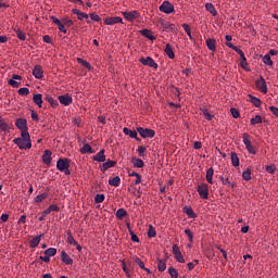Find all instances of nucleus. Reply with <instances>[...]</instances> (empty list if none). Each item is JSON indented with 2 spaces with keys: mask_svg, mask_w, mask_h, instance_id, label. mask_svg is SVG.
I'll return each mask as SVG.
<instances>
[{
  "mask_svg": "<svg viewBox=\"0 0 278 278\" xmlns=\"http://www.w3.org/2000/svg\"><path fill=\"white\" fill-rule=\"evenodd\" d=\"M23 132L24 135L21 138H13V143L18 146V149H31V137L28 130V124L26 122Z\"/></svg>",
  "mask_w": 278,
  "mask_h": 278,
  "instance_id": "f257e3e1",
  "label": "nucleus"
},
{
  "mask_svg": "<svg viewBox=\"0 0 278 278\" xmlns=\"http://www.w3.org/2000/svg\"><path fill=\"white\" fill-rule=\"evenodd\" d=\"M122 14L125 20H128V23H135L136 20H140L141 17V12L138 10H126Z\"/></svg>",
  "mask_w": 278,
  "mask_h": 278,
  "instance_id": "f03ea898",
  "label": "nucleus"
},
{
  "mask_svg": "<svg viewBox=\"0 0 278 278\" xmlns=\"http://www.w3.org/2000/svg\"><path fill=\"white\" fill-rule=\"evenodd\" d=\"M197 191L200 195V198L207 199L210 198V187L205 184V181H202L201 185H198Z\"/></svg>",
  "mask_w": 278,
  "mask_h": 278,
  "instance_id": "7ed1b4c3",
  "label": "nucleus"
},
{
  "mask_svg": "<svg viewBox=\"0 0 278 278\" xmlns=\"http://www.w3.org/2000/svg\"><path fill=\"white\" fill-rule=\"evenodd\" d=\"M56 168L59 170H65V174H71L70 160H67L66 157H60L56 162Z\"/></svg>",
  "mask_w": 278,
  "mask_h": 278,
  "instance_id": "20e7f679",
  "label": "nucleus"
},
{
  "mask_svg": "<svg viewBox=\"0 0 278 278\" xmlns=\"http://www.w3.org/2000/svg\"><path fill=\"white\" fill-rule=\"evenodd\" d=\"M242 138H243V143H244L247 150L249 151V153L256 154L253 143L250 139L249 132H243Z\"/></svg>",
  "mask_w": 278,
  "mask_h": 278,
  "instance_id": "39448f33",
  "label": "nucleus"
},
{
  "mask_svg": "<svg viewBox=\"0 0 278 278\" xmlns=\"http://www.w3.org/2000/svg\"><path fill=\"white\" fill-rule=\"evenodd\" d=\"M137 132L141 135V138H154L155 130H151L149 127H137Z\"/></svg>",
  "mask_w": 278,
  "mask_h": 278,
  "instance_id": "423d86ee",
  "label": "nucleus"
},
{
  "mask_svg": "<svg viewBox=\"0 0 278 278\" xmlns=\"http://www.w3.org/2000/svg\"><path fill=\"white\" fill-rule=\"evenodd\" d=\"M160 12H164L165 14H172L175 12V7L172 4V1H163L160 5Z\"/></svg>",
  "mask_w": 278,
  "mask_h": 278,
  "instance_id": "0eeeda50",
  "label": "nucleus"
},
{
  "mask_svg": "<svg viewBox=\"0 0 278 278\" xmlns=\"http://www.w3.org/2000/svg\"><path fill=\"white\" fill-rule=\"evenodd\" d=\"M255 86H256V88H258V91H263V94H267L268 86H267L265 78H263L262 75L255 81Z\"/></svg>",
  "mask_w": 278,
  "mask_h": 278,
  "instance_id": "6e6552de",
  "label": "nucleus"
},
{
  "mask_svg": "<svg viewBox=\"0 0 278 278\" xmlns=\"http://www.w3.org/2000/svg\"><path fill=\"white\" fill-rule=\"evenodd\" d=\"M173 253H174L176 261H178L179 264H185L186 258L184 257V255L181 253L179 244H173Z\"/></svg>",
  "mask_w": 278,
  "mask_h": 278,
  "instance_id": "1a4fd4ad",
  "label": "nucleus"
},
{
  "mask_svg": "<svg viewBox=\"0 0 278 278\" xmlns=\"http://www.w3.org/2000/svg\"><path fill=\"white\" fill-rule=\"evenodd\" d=\"M141 64L148 65V66H153L154 70H157V61H155L154 59H152V55H147V58H142L140 59Z\"/></svg>",
  "mask_w": 278,
  "mask_h": 278,
  "instance_id": "9d476101",
  "label": "nucleus"
},
{
  "mask_svg": "<svg viewBox=\"0 0 278 278\" xmlns=\"http://www.w3.org/2000/svg\"><path fill=\"white\" fill-rule=\"evenodd\" d=\"M159 23L162 25L164 31H174L175 29L174 23H169V21H165L163 17L160 18Z\"/></svg>",
  "mask_w": 278,
  "mask_h": 278,
  "instance_id": "9b49d317",
  "label": "nucleus"
},
{
  "mask_svg": "<svg viewBox=\"0 0 278 278\" xmlns=\"http://www.w3.org/2000/svg\"><path fill=\"white\" fill-rule=\"evenodd\" d=\"M236 53H239L240 55V61H241V66L243 70H247L248 66V61H247V55L243 52V50L241 48H235Z\"/></svg>",
  "mask_w": 278,
  "mask_h": 278,
  "instance_id": "f8f14e48",
  "label": "nucleus"
},
{
  "mask_svg": "<svg viewBox=\"0 0 278 278\" xmlns=\"http://www.w3.org/2000/svg\"><path fill=\"white\" fill-rule=\"evenodd\" d=\"M59 102H61V105H72L73 97L71 94H60Z\"/></svg>",
  "mask_w": 278,
  "mask_h": 278,
  "instance_id": "ddd939ff",
  "label": "nucleus"
},
{
  "mask_svg": "<svg viewBox=\"0 0 278 278\" xmlns=\"http://www.w3.org/2000/svg\"><path fill=\"white\" fill-rule=\"evenodd\" d=\"M26 124H27V118H16L15 127H17V129H20L21 135H25L24 129L26 127Z\"/></svg>",
  "mask_w": 278,
  "mask_h": 278,
  "instance_id": "4468645a",
  "label": "nucleus"
},
{
  "mask_svg": "<svg viewBox=\"0 0 278 278\" xmlns=\"http://www.w3.org/2000/svg\"><path fill=\"white\" fill-rule=\"evenodd\" d=\"M51 20H52V23H55V25H58V27H59V31H62L63 34H67V30H66V28H65V21H60V18L59 17H54V16H52L51 17Z\"/></svg>",
  "mask_w": 278,
  "mask_h": 278,
  "instance_id": "2eb2a0df",
  "label": "nucleus"
},
{
  "mask_svg": "<svg viewBox=\"0 0 278 278\" xmlns=\"http://www.w3.org/2000/svg\"><path fill=\"white\" fill-rule=\"evenodd\" d=\"M33 75L34 77H37V79H41L45 75V71L42 70L40 64H36L34 70H33Z\"/></svg>",
  "mask_w": 278,
  "mask_h": 278,
  "instance_id": "dca6fc26",
  "label": "nucleus"
},
{
  "mask_svg": "<svg viewBox=\"0 0 278 278\" xmlns=\"http://www.w3.org/2000/svg\"><path fill=\"white\" fill-rule=\"evenodd\" d=\"M93 160H96L97 162H102V165H104V162L106 160L105 149H100V152L93 154Z\"/></svg>",
  "mask_w": 278,
  "mask_h": 278,
  "instance_id": "f3484780",
  "label": "nucleus"
},
{
  "mask_svg": "<svg viewBox=\"0 0 278 278\" xmlns=\"http://www.w3.org/2000/svg\"><path fill=\"white\" fill-rule=\"evenodd\" d=\"M20 80H22V75H12V78L9 80V85L13 86L14 88H18Z\"/></svg>",
  "mask_w": 278,
  "mask_h": 278,
  "instance_id": "a211bd4d",
  "label": "nucleus"
},
{
  "mask_svg": "<svg viewBox=\"0 0 278 278\" xmlns=\"http://www.w3.org/2000/svg\"><path fill=\"white\" fill-rule=\"evenodd\" d=\"M61 260L63 261L64 264H67V265L74 264L73 258L71 257V255H68V253H66V250H62Z\"/></svg>",
  "mask_w": 278,
  "mask_h": 278,
  "instance_id": "6ab92c4d",
  "label": "nucleus"
},
{
  "mask_svg": "<svg viewBox=\"0 0 278 278\" xmlns=\"http://www.w3.org/2000/svg\"><path fill=\"white\" fill-rule=\"evenodd\" d=\"M42 161L46 162V165H51L52 162V152L49 149H45L42 154Z\"/></svg>",
  "mask_w": 278,
  "mask_h": 278,
  "instance_id": "aec40b11",
  "label": "nucleus"
},
{
  "mask_svg": "<svg viewBox=\"0 0 278 278\" xmlns=\"http://www.w3.org/2000/svg\"><path fill=\"white\" fill-rule=\"evenodd\" d=\"M104 23L105 25H115L116 23H123V17L121 16L105 17Z\"/></svg>",
  "mask_w": 278,
  "mask_h": 278,
  "instance_id": "412c9836",
  "label": "nucleus"
},
{
  "mask_svg": "<svg viewBox=\"0 0 278 278\" xmlns=\"http://www.w3.org/2000/svg\"><path fill=\"white\" fill-rule=\"evenodd\" d=\"M116 165V161L115 160H104L103 165H101V170H108L109 168H114V166Z\"/></svg>",
  "mask_w": 278,
  "mask_h": 278,
  "instance_id": "4be33fe9",
  "label": "nucleus"
},
{
  "mask_svg": "<svg viewBox=\"0 0 278 278\" xmlns=\"http://www.w3.org/2000/svg\"><path fill=\"white\" fill-rule=\"evenodd\" d=\"M0 129L2 132H8L11 129V124L5 118H0Z\"/></svg>",
  "mask_w": 278,
  "mask_h": 278,
  "instance_id": "5701e85b",
  "label": "nucleus"
},
{
  "mask_svg": "<svg viewBox=\"0 0 278 278\" xmlns=\"http://www.w3.org/2000/svg\"><path fill=\"white\" fill-rule=\"evenodd\" d=\"M165 53L168 55V59H175V50L169 42L165 47Z\"/></svg>",
  "mask_w": 278,
  "mask_h": 278,
  "instance_id": "b1692460",
  "label": "nucleus"
},
{
  "mask_svg": "<svg viewBox=\"0 0 278 278\" xmlns=\"http://www.w3.org/2000/svg\"><path fill=\"white\" fill-rule=\"evenodd\" d=\"M131 162L135 168H143L144 166V161L141 157H132Z\"/></svg>",
  "mask_w": 278,
  "mask_h": 278,
  "instance_id": "393cba45",
  "label": "nucleus"
},
{
  "mask_svg": "<svg viewBox=\"0 0 278 278\" xmlns=\"http://www.w3.org/2000/svg\"><path fill=\"white\" fill-rule=\"evenodd\" d=\"M124 134L129 135L130 138H136V140H139L137 130H130L129 127H124Z\"/></svg>",
  "mask_w": 278,
  "mask_h": 278,
  "instance_id": "a878e982",
  "label": "nucleus"
},
{
  "mask_svg": "<svg viewBox=\"0 0 278 278\" xmlns=\"http://www.w3.org/2000/svg\"><path fill=\"white\" fill-rule=\"evenodd\" d=\"M250 101L252 102V105H255V108H261L262 100H260V97H254L253 94H249Z\"/></svg>",
  "mask_w": 278,
  "mask_h": 278,
  "instance_id": "bb28decb",
  "label": "nucleus"
},
{
  "mask_svg": "<svg viewBox=\"0 0 278 278\" xmlns=\"http://www.w3.org/2000/svg\"><path fill=\"white\" fill-rule=\"evenodd\" d=\"M42 239V233H39L38 237H34L30 241V248H38Z\"/></svg>",
  "mask_w": 278,
  "mask_h": 278,
  "instance_id": "cd10ccee",
  "label": "nucleus"
},
{
  "mask_svg": "<svg viewBox=\"0 0 278 278\" xmlns=\"http://www.w3.org/2000/svg\"><path fill=\"white\" fill-rule=\"evenodd\" d=\"M33 100L35 102V105H38V108H42L43 105L42 94H34Z\"/></svg>",
  "mask_w": 278,
  "mask_h": 278,
  "instance_id": "c85d7f7f",
  "label": "nucleus"
},
{
  "mask_svg": "<svg viewBox=\"0 0 278 278\" xmlns=\"http://www.w3.org/2000/svg\"><path fill=\"white\" fill-rule=\"evenodd\" d=\"M230 157H231V163L235 166V168H238V165H240V160H239L237 152H231Z\"/></svg>",
  "mask_w": 278,
  "mask_h": 278,
  "instance_id": "c756f323",
  "label": "nucleus"
},
{
  "mask_svg": "<svg viewBox=\"0 0 278 278\" xmlns=\"http://www.w3.org/2000/svg\"><path fill=\"white\" fill-rule=\"evenodd\" d=\"M184 212L188 215V217L195 218L197 212L192 210V206H184Z\"/></svg>",
  "mask_w": 278,
  "mask_h": 278,
  "instance_id": "7c9ffc66",
  "label": "nucleus"
},
{
  "mask_svg": "<svg viewBox=\"0 0 278 278\" xmlns=\"http://www.w3.org/2000/svg\"><path fill=\"white\" fill-rule=\"evenodd\" d=\"M216 45H217L216 39H214V38L206 39V46H207L208 50L215 51Z\"/></svg>",
  "mask_w": 278,
  "mask_h": 278,
  "instance_id": "2f4dec72",
  "label": "nucleus"
},
{
  "mask_svg": "<svg viewBox=\"0 0 278 278\" xmlns=\"http://www.w3.org/2000/svg\"><path fill=\"white\" fill-rule=\"evenodd\" d=\"M140 34H142V36H147L148 39H156V37H154V34L150 30V28H142Z\"/></svg>",
  "mask_w": 278,
  "mask_h": 278,
  "instance_id": "473e14b6",
  "label": "nucleus"
},
{
  "mask_svg": "<svg viewBox=\"0 0 278 278\" xmlns=\"http://www.w3.org/2000/svg\"><path fill=\"white\" fill-rule=\"evenodd\" d=\"M263 62H264V64H267L268 66H273L274 61L271 59L270 50H269V53H265V55H263Z\"/></svg>",
  "mask_w": 278,
  "mask_h": 278,
  "instance_id": "72a5a7b5",
  "label": "nucleus"
},
{
  "mask_svg": "<svg viewBox=\"0 0 278 278\" xmlns=\"http://www.w3.org/2000/svg\"><path fill=\"white\" fill-rule=\"evenodd\" d=\"M80 151H81V154H86L88 153V151L90 154H93V149L90 143H84V147L80 149Z\"/></svg>",
  "mask_w": 278,
  "mask_h": 278,
  "instance_id": "f704fd0d",
  "label": "nucleus"
},
{
  "mask_svg": "<svg viewBox=\"0 0 278 278\" xmlns=\"http://www.w3.org/2000/svg\"><path fill=\"white\" fill-rule=\"evenodd\" d=\"M109 185H112L113 187H119L121 176H113L112 179H109Z\"/></svg>",
  "mask_w": 278,
  "mask_h": 278,
  "instance_id": "c9c22d12",
  "label": "nucleus"
},
{
  "mask_svg": "<svg viewBox=\"0 0 278 278\" xmlns=\"http://www.w3.org/2000/svg\"><path fill=\"white\" fill-rule=\"evenodd\" d=\"M74 14H77L78 20H88L89 15L86 12H81V10H72Z\"/></svg>",
  "mask_w": 278,
  "mask_h": 278,
  "instance_id": "e433bc0d",
  "label": "nucleus"
},
{
  "mask_svg": "<svg viewBox=\"0 0 278 278\" xmlns=\"http://www.w3.org/2000/svg\"><path fill=\"white\" fill-rule=\"evenodd\" d=\"M205 9L207 12H211V14H213V16H216L217 10L214 7V4H212V2H207V4H205Z\"/></svg>",
  "mask_w": 278,
  "mask_h": 278,
  "instance_id": "4c0bfd02",
  "label": "nucleus"
},
{
  "mask_svg": "<svg viewBox=\"0 0 278 278\" xmlns=\"http://www.w3.org/2000/svg\"><path fill=\"white\" fill-rule=\"evenodd\" d=\"M77 61H78V64H81V66H85L86 70H92L90 61H87L86 59H80V58H78Z\"/></svg>",
  "mask_w": 278,
  "mask_h": 278,
  "instance_id": "58836bf2",
  "label": "nucleus"
},
{
  "mask_svg": "<svg viewBox=\"0 0 278 278\" xmlns=\"http://www.w3.org/2000/svg\"><path fill=\"white\" fill-rule=\"evenodd\" d=\"M213 176H214V168H208L206 170V181H208V185H213Z\"/></svg>",
  "mask_w": 278,
  "mask_h": 278,
  "instance_id": "ea45409f",
  "label": "nucleus"
},
{
  "mask_svg": "<svg viewBox=\"0 0 278 278\" xmlns=\"http://www.w3.org/2000/svg\"><path fill=\"white\" fill-rule=\"evenodd\" d=\"M157 269H159V271H165V269H167L166 261H163L162 258H159Z\"/></svg>",
  "mask_w": 278,
  "mask_h": 278,
  "instance_id": "a19ab883",
  "label": "nucleus"
},
{
  "mask_svg": "<svg viewBox=\"0 0 278 278\" xmlns=\"http://www.w3.org/2000/svg\"><path fill=\"white\" fill-rule=\"evenodd\" d=\"M231 34H226V45L228 48H232V50H236L237 45H233V42H231Z\"/></svg>",
  "mask_w": 278,
  "mask_h": 278,
  "instance_id": "79ce46f5",
  "label": "nucleus"
},
{
  "mask_svg": "<svg viewBox=\"0 0 278 278\" xmlns=\"http://www.w3.org/2000/svg\"><path fill=\"white\" fill-rule=\"evenodd\" d=\"M127 210H123V207H119V210L116 211V217L118 219H123L124 217H127Z\"/></svg>",
  "mask_w": 278,
  "mask_h": 278,
  "instance_id": "37998d69",
  "label": "nucleus"
},
{
  "mask_svg": "<svg viewBox=\"0 0 278 278\" xmlns=\"http://www.w3.org/2000/svg\"><path fill=\"white\" fill-rule=\"evenodd\" d=\"M242 177L245 181H250L252 179V170L251 168H247V170H243Z\"/></svg>",
  "mask_w": 278,
  "mask_h": 278,
  "instance_id": "c03bdc74",
  "label": "nucleus"
},
{
  "mask_svg": "<svg viewBox=\"0 0 278 278\" xmlns=\"http://www.w3.org/2000/svg\"><path fill=\"white\" fill-rule=\"evenodd\" d=\"M148 236L150 239L154 238V236H157L156 228H154V226H152V224H150V226L148 228Z\"/></svg>",
  "mask_w": 278,
  "mask_h": 278,
  "instance_id": "a18cd8bd",
  "label": "nucleus"
},
{
  "mask_svg": "<svg viewBox=\"0 0 278 278\" xmlns=\"http://www.w3.org/2000/svg\"><path fill=\"white\" fill-rule=\"evenodd\" d=\"M46 99L48 100V102L50 103V105L52 108H58L59 101L54 100V97H51L50 94H47Z\"/></svg>",
  "mask_w": 278,
  "mask_h": 278,
  "instance_id": "49530a36",
  "label": "nucleus"
},
{
  "mask_svg": "<svg viewBox=\"0 0 278 278\" xmlns=\"http://www.w3.org/2000/svg\"><path fill=\"white\" fill-rule=\"evenodd\" d=\"M45 253H48V258L51 261V255H56L58 250L56 248H48L45 250Z\"/></svg>",
  "mask_w": 278,
  "mask_h": 278,
  "instance_id": "de8ad7c7",
  "label": "nucleus"
},
{
  "mask_svg": "<svg viewBox=\"0 0 278 278\" xmlns=\"http://www.w3.org/2000/svg\"><path fill=\"white\" fill-rule=\"evenodd\" d=\"M220 181L223 185H227L228 187H236L235 181H230L229 178L225 179V176H220Z\"/></svg>",
  "mask_w": 278,
  "mask_h": 278,
  "instance_id": "09e8293b",
  "label": "nucleus"
},
{
  "mask_svg": "<svg viewBox=\"0 0 278 278\" xmlns=\"http://www.w3.org/2000/svg\"><path fill=\"white\" fill-rule=\"evenodd\" d=\"M67 243L68 244H77V239L73 237L72 231H67Z\"/></svg>",
  "mask_w": 278,
  "mask_h": 278,
  "instance_id": "8fccbe9b",
  "label": "nucleus"
},
{
  "mask_svg": "<svg viewBox=\"0 0 278 278\" xmlns=\"http://www.w3.org/2000/svg\"><path fill=\"white\" fill-rule=\"evenodd\" d=\"M185 233L188 236L189 242H193L194 233L191 231V228H185Z\"/></svg>",
  "mask_w": 278,
  "mask_h": 278,
  "instance_id": "3c124183",
  "label": "nucleus"
},
{
  "mask_svg": "<svg viewBox=\"0 0 278 278\" xmlns=\"http://www.w3.org/2000/svg\"><path fill=\"white\" fill-rule=\"evenodd\" d=\"M168 271L172 278H178L179 271L175 267H168Z\"/></svg>",
  "mask_w": 278,
  "mask_h": 278,
  "instance_id": "603ef678",
  "label": "nucleus"
},
{
  "mask_svg": "<svg viewBox=\"0 0 278 278\" xmlns=\"http://www.w3.org/2000/svg\"><path fill=\"white\" fill-rule=\"evenodd\" d=\"M94 201L96 203H103V201H105V194L97 193V195H94Z\"/></svg>",
  "mask_w": 278,
  "mask_h": 278,
  "instance_id": "864d4df0",
  "label": "nucleus"
},
{
  "mask_svg": "<svg viewBox=\"0 0 278 278\" xmlns=\"http://www.w3.org/2000/svg\"><path fill=\"white\" fill-rule=\"evenodd\" d=\"M15 34L17 35L18 39L25 40L26 39V34L21 30V28H14Z\"/></svg>",
  "mask_w": 278,
  "mask_h": 278,
  "instance_id": "5fc2aeb1",
  "label": "nucleus"
},
{
  "mask_svg": "<svg viewBox=\"0 0 278 278\" xmlns=\"http://www.w3.org/2000/svg\"><path fill=\"white\" fill-rule=\"evenodd\" d=\"M182 28H185L186 34L189 36V39H192V31L188 23H182Z\"/></svg>",
  "mask_w": 278,
  "mask_h": 278,
  "instance_id": "6e6d98bb",
  "label": "nucleus"
},
{
  "mask_svg": "<svg viewBox=\"0 0 278 278\" xmlns=\"http://www.w3.org/2000/svg\"><path fill=\"white\" fill-rule=\"evenodd\" d=\"M46 198H48V193H41L39 195H36L35 201L36 203H41L42 201H45Z\"/></svg>",
  "mask_w": 278,
  "mask_h": 278,
  "instance_id": "4d7b16f0",
  "label": "nucleus"
},
{
  "mask_svg": "<svg viewBox=\"0 0 278 278\" xmlns=\"http://www.w3.org/2000/svg\"><path fill=\"white\" fill-rule=\"evenodd\" d=\"M136 264H138V266H140V269H147L144 261H142L141 258L138 257V255H136Z\"/></svg>",
  "mask_w": 278,
  "mask_h": 278,
  "instance_id": "13d9d810",
  "label": "nucleus"
},
{
  "mask_svg": "<svg viewBox=\"0 0 278 278\" xmlns=\"http://www.w3.org/2000/svg\"><path fill=\"white\" fill-rule=\"evenodd\" d=\"M29 89H28V87H26V86H23V87H21V89H18V94H22V96H27V94H29Z\"/></svg>",
  "mask_w": 278,
  "mask_h": 278,
  "instance_id": "bf43d9fd",
  "label": "nucleus"
},
{
  "mask_svg": "<svg viewBox=\"0 0 278 278\" xmlns=\"http://www.w3.org/2000/svg\"><path fill=\"white\" fill-rule=\"evenodd\" d=\"M262 116H254L253 118H251V124H262Z\"/></svg>",
  "mask_w": 278,
  "mask_h": 278,
  "instance_id": "052dcab7",
  "label": "nucleus"
},
{
  "mask_svg": "<svg viewBox=\"0 0 278 278\" xmlns=\"http://www.w3.org/2000/svg\"><path fill=\"white\" fill-rule=\"evenodd\" d=\"M203 116H204L205 118H207L208 122H211V119L213 118L212 113H210V111H207V110H204V111H203Z\"/></svg>",
  "mask_w": 278,
  "mask_h": 278,
  "instance_id": "680f3d73",
  "label": "nucleus"
},
{
  "mask_svg": "<svg viewBox=\"0 0 278 278\" xmlns=\"http://www.w3.org/2000/svg\"><path fill=\"white\" fill-rule=\"evenodd\" d=\"M146 151H147V147H139L138 148V153L140 155V159H141V156H144Z\"/></svg>",
  "mask_w": 278,
  "mask_h": 278,
  "instance_id": "e2e57ef3",
  "label": "nucleus"
},
{
  "mask_svg": "<svg viewBox=\"0 0 278 278\" xmlns=\"http://www.w3.org/2000/svg\"><path fill=\"white\" fill-rule=\"evenodd\" d=\"M231 114L235 118H238L240 116V113L237 110V108H231Z\"/></svg>",
  "mask_w": 278,
  "mask_h": 278,
  "instance_id": "0e129e2a",
  "label": "nucleus"
},
{
  "mask_svg": "<svg viewBox=\"0 0 278 278\" xmlns=\"http://www.w3.org/2000/svg\"><path fill=\"white\" fill-rule=\"evenodd\" d=\"M90 17H91V20H96L97 23H99L101 20L100 15H97L96 12H91Z\"/></svg>",
  "mask_w": 278,
  "mask_h": 278,
  "instance_id": "69168bd1",
  "label": "nucleus"
},
{
  "mask_svg": "<svg viewBox=\"0 0 278 278\" xmlns=\"http://www.w3.org/2000/svg\"><path fill=\"white\" fill-rule=\"evenodd\" d=\"M50 212H60V206L58 204H50Z\"/></svg>",
  "mask_w": 278,
  "mask_h": 278,
  "instance_id": "338daca9",
  "label": "nucleus"
},
{
  "mask_svg": "<svg viewBox=\"0 0 278 278\" xmlns=\"http://www.w3.org/2000/svg\"><path fill=\"white\" fill-rule=\"evenodd\" d=\"M269 110L271 111V113H274V116H278V108H276L275 105H270Z\"/></svg>",
  "mask_w": 278,
  "mask_h": 278,
  "instance_id": "774afa93",
  "label": "nucleus"
}]
</instances>
